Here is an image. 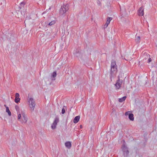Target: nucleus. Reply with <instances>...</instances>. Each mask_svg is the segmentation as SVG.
I'll list each match as a JSON object with an SVG mask.
<instances>
[{"mask_svg": "<svg viewBox=\"0 0 157 157\" xmlns=\"http://www.w3.org/2000/svg\"><path fill=\"white\" fill-rule=\"evenodd\" d=\"M117 72V68L116 61L112 60L111 64V70L109 73L111 81L112 78L115 77Z\"/></svg>", "mask_w": 157, "mask_h": 157, "instance_id": "f257e3e1", "label": "nucleus"}, {"mask_svg": "<svg viewBox=\"0 0 157 157\" xmlns=\"http://www.w3.org/2000/svg\"><path fill=\"white\" fill-rule=\"evenodd\" d=\"M17 119L23 124H25L26 123L28 118L24 111H22L21 113L18 114Z\"/></svg>", "mask_w": 157, "mask_h": 157, "instance_id": "f03ea898", "label": "nucleus"}, {"mask_svg": "<svg viewBox=\"0 0 157 157\" xmlns=\"http://www.w3.org/2000/svg\"><path fill=\"white\" fill-rule=\"evenodd\" d=\"M68 4L63 5L59 10V13L60 15L63 16H64L65 13L68 10Z\"/></svg>", "mask_w": 157, "mask_h": 157, "instance_id": "7ed1b4c3", "label": "nucleus"}, {"mask_svg": "<svg viewBox=\"0 0 157 157\" xmlns=\"http://www.w3.org/2000/svg\"><path fill=\"white\" fill-rule=\"evenodd\" d=\"M29 105V106L30 110L31 112L34 111L36 105L35 102L32 98H30L28 101Z\"/></svg>", "mask_w": 157, "mask_h": 157, "instance_id": "20e7f679", "label": "nucleus"}, {"mask_svg": "<svg viewBox=\"0 0 157 157\" xmlns=\"http://www.w3.org/2000/svg\"><path fill=\"white\" fill-rule=\"evenodd\" d=\"M122 148L123 155L124 157H127L129 154L128 148L124 144H123Z\"/></svg>", "mask_w": 157, "mask_h": 157, "instance_id": "39448f33", "label": "nucleus"}, {"mask_svg": "<svg viewBox=\"0 0 157 157\" xmlns=\"http://www.w3.org/2000/svg\"><path fill=\"white\" fill-rule=\"evenodd\" d=\"M122 82L123 80L120 79L119 77L118 79L117 80L116 83L114 85L116 90H118L120 88Z\"/></svg>", "mask_w": 157, "mask_h": 157, "instance_id": "423d86ee", "label": "nucleus"}, {"mask_svg": "<svg viewBox=\"0 0 157 157\" xmlns=\"http://www.w3.org/2000/svg\"><path fill=\"white\" fill-rule=\"evenodd\" d=\"M59 122V118L58 117H56L51 126V128L52 129H54L56 128V125Z\"/></svg>", "mask_w": 157, "mask_h": 157, "instance_id": "0eeeda50", "label": "nucleus"}, {"mask_svg": "<svg viewBox=\"0 0 157 157\" xmlns=\"http://www.w3.org/2000/svg\"><path fill=\"white\" fill-rule=\"evenodd\" d=\"M112 18L111 17H109L107 18V21L106 23L104 26V29H105L106 28L109 24L110 23V21L112 20Z\"/></svg>", "mask_w": 157, "mask_h": 157, "instance_id": "6e6552de", "label": "nucleus"}, {"mask_svg": "<svg viewBox=\"0 0 157 157\" xmlns=\"http://www.w3.org/2000/svg\"><path fill=\"white\" fill-rule=\"evenodd\" d=\"M144 14V10L143 7H140L138 10V15L139 16H142Z\"/></svg>", "mask_w": 157, "mask_h": 157, "instance_id": "1a4fd4ad", "label": "nucleus"}, {"mask_svg": "<svg viewBox=\"0 0 157 157\" xmlns=\"http://www.w3.org/2000/svg\"><path fill=\"white\" fill-rule=\"evenodd\" d=\"M145 56H146L147 57V58H146V59H148L147 62L148 63L150 62L151 61V58L150 57V55L147 54V53L144 52L143 54V56L144 57Z\"/></svg>", "mask_w": 157, "mask_h": 157, "instance_id": "9d476101", "label": "nucleus"}, {"mask_svg": "<svg viewBox=\"0 0 157 157\" xmlns=\"http://www.w3.org/2000/svg\"><path fill=\"white\" fill-rule=\"evenodd\" d=\"M65 146L68 149H70L71 146V144L70 142L67 141L65 143Z\"/></svg>", "mask_w": 157, "mask_h": 157, "instance_id": "9b49d317", "label": "nucleus"}, {"mask_svg": "<svg viewBox=\"0 0 157 157\" xmlns=\"http://www.w3.org/2000/svg\"><path fill=\"white\" fill-rule=\"evenodd\" d=\"M80 117L79 116H78L75 117L73 120V122L74 123H77L79 120Z\"/></svg>", "mask_w": 157, "mask_h": 157, "instance_id": "f8f14e48", "label": "nucleus"}, {"mask_svg": "<svg viewBox=\"0 0 157 157\" xmlns=\"http://www.w3.org/2000/svg\"><path fill=\"white\" fill-rule=\"evenodd\" d=\"M56 76V71L54 72L52 74L51 78L52 80H55V78Z\"/></svg>", "mask_w": 157, "mask_h": 157, "instance_id": "ddd939ff", "label": "nucleus"}, {"mask_svg": "<svg viewBox=\"0 0 157 157\" xmlns=\"http://www.w3.org/2000/svg\"><path fill=\"white\" fill-rule=\"evenodd\" d=\"M140 37L139 36H137L136 35L135 38V41L137 43H140Z\"/></svg>", "mask_w": 157, "mask_h": 157, "instance_id": "4468645a", "label": "nucleus"}, {"mask_svg": "<svg viewBox=\"0 0 157 157\" xmlns=\"http://www.w3.org/2000/svg\"><path fill=\"white\" fill-rule=\"evenodd\" d=\"M6 112L8 113V115L9 116L11 115V113L10 110L9 109V107L7 106H6Z\"/></svg>", "mask_w": 157, "mask_h": 157, "instance_id": "2eb2a0df", "label": "nucleus"}, {"mask_svg": "<svg viewBox=\"0 0 157 157\" xmlns=\"http://www.w3.org/2000/svg\"><path fill=\"white\" fill-rule=\"evenodd\" d=\"M129 118L131 121H133L134 120V117L133 114L131 113L129 114Z\"/></svg>", "mask_w": 157, "mask_h": 157, "instance_id": "dca6fc26", "label": "nucleus"}, {"mask_svg": "<svg viewBox=\"0 0 157 157\" xmlns=\"http://www.w3.org/2000/svg\"><path fill=\"white\" fill-rule=\"evenodd\" d=\"M126 98V96H124L121 98H119V101L120 102H122L124 101Z\"/></svg>", "mask_w": 157, "mask_h": 157, "instance_id": "f3484780", "label": "nucleus"}, {"mask_svg": "<svg viewBox=\"0 0 157 157\" xmlns=\"http://www.w3.org/2000/svg\"><path fill=\"white\" fill-rule=\"evenodd\" d=\"M15 109L17 112L18 115V114H19V113H21L20 112L19 108L18 106L17 105H16L15 106Z\"/></svg>", "mask_w": 157, "mask_h": 157, "instance_id": "a211bd4d", "label": "nucleus"}, {"mask_svg": "<svg viewBox=\"0 0 157 157\" xmlns=\"http://www.w3.org/2000/svg\"><path fill=\"white\" fill-rule=\"evenodd\" d=\"M56 23L55 20L51 21V22L48 23V25L50 26H52V25Z\"/></svg>", "mask_w": 157, "mask_h": 157, "instance_id": "6ab92c4d", "label": "nucleus"}, {"mask_svg": "<svg viewBox=\"0 0 157 157\" xmlns=\"http://www.w3.org/2000/svg\"><path fill=\"white\" fill-rule=\"evenodd\" d=\"M20 99L19 98H15V101L16 103H18L20 101Z\"/></svg>", "mask_w": 157, "mask_h": 157, "instance_id": "aec40b11", "label": "nucleus"}, {"mask_svg": "<svg viewBox=\"0 0 157 157\" xmlns=\"http://www.w3.org/2000/svg\"><path fill=\"white\" fill-rule=\"evenodd\" d=\"M80 55H81L78 52H77L75 54L76 56L77 57H78L80 56Z\"/></svg>", "mask_w": 157, "mask_h": 157, "instance_id": "412c9836", "label": "nucleus"}, {"mask_svg": "<svg viewBox=\"0 0 157 157\" xmlns=\"http://www.w3.org/2000/svg\"><path fill=\"white\" fill-rule=\"evenodd\" d=\"M97 3L98 6H101V2L99 0H98L97 2Z\"/></svg>", "mask_w": 157, "mask_h": 157, "instance_id": "4be33fe9", "label": "nucleus"}, {"mask_svg": "<svg viewBox=\"0 0 157 157\" xmlns=\"http://www.w3.org/2000/svg\"><path fill=\"white\" fill-rule=\"evenodd\" d=\"M19 95L18 93H16L15 94V98H19Z\"/></svg>", "mask_w": 157, "mask_h": 157, "instance_id": "5701e85b", "label": "nucleus"}, {"mask_svg": "<svg viewBox=\"0 0 157 157\" xmlns=\"http://www.w3.org/2000/svg\"><path fill=\"white\" fill-rule=\"evenodd\" d=\"M65 109L63 108L62 110V113L63 114L65 112Z\"/></svg>", "mask_w": 157, "mask_h": 157, "instance_id": "b1692460", "label": "nucleus"}, {"mask_svg": "<svg viewBox=\"0 0 157 157\" xmlns=\"http://www.w3.org/2000/svg\"><path fill=\"white\" fill-rule=\"evenodd\" d=\"M129 114H130L129 113V111L127 112H126L125 113V115L126 116H127V115H128V116H129Z\"/></svg>", "mask_w": 157, "mask_h": 157, "instance_id": "393cba45", "label": "nucleus"}, {"mask_svg": "<svg viewBox=\"0 0 157 157\" xmlns=\"http://www.w3.org/2000/svg\"><path fill=\"white\" fill-rule=\"evenodd\" d=\"M25 3L24 2H22L21 3V6H24L25 5Z\"/></svg>", "mask_w": 157, "mask_h": 157, "instance_id": "a878e982", "label": "nucleus"}, {"mask_svg": "<svg viewBox=\"0 0 157 157\" xmlns=\"http://www.w3.org/2000/svg\"><path fill=\"white\" fill-rule=\"evenodd\" d=\"M143 58H144V59H145V60H146L147 59H146V58H147V57L146 56H143Z\"/></svg>", "mask_w": 157, "mask_h": 157, "instance_id": "bb28decb", "label": "nucleus"}, {"mask_svg": "<svg viewBox=\"0 0 157 157\" xmlns=\"http://www.w3.org/2000/svg\"><path fill=\"white\" fill-rule=\"evenodd\" d=\"M80 128H82V125H80Z\"/></svg>", "mask_w": 157, "mask_h": 157, "instance_id": "cd10ccee", "label": "nucleus"}, {"mask_svg": "<svg viewBox=\"0 0 157 157\" xmlns=\"http://www.w3.org/2000/svg\"><path fill=\"white\" fill-rule=\"evenodd\" d=\"M4 106H5L6 107V106H7L6 105H4Z\"/></svg>", "mask_w": 157, "mask_h": 157, "instance_id": "c85d7f7f", "label": "nucleus"}]
</instances>
